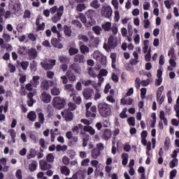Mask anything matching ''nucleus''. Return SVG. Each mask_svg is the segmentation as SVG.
Segmentation results:
<instances>
[{
  "mask_svg": "<svg viewBox=\"0 0 179 179\" xmlns=\"http://www.w3.org/2000/svg\"><path fill=\"white\" fill-rule=\"evenodd\" d=\"M38 117L39 122H41V124H44V122L45 121V117H44V113H39L38 114Z\"/></svg>",
  "mask_w": 179,
  "mask_h": 179,
  "instance_id": "nucleus-45",
  "label": "nucleus"
},
{
  "mask_svg": "<svg viewBox=\"0 0 179 179\" xmlns=\"http://www.w3.org/2000/svg\"><path fill=\"white\" fill-rule=\"evenodd\" d=\"M73 62L76 64H86V58H85V55H76L73 57Z\"/></svg>",
  "mask_w": 179,
  "mask_h": 179,
  "instance_id": "nucleus-10",
  "label": "nucleus"
},
{
  "mask_svg": "<svg viewBox=\"0 0 179 179\" xmlns=\"http://www.w3.org/2000/svg\"><path fill=\"white\" fill-rule=\"evenodd\" d=\"M85 127H83L82 125V124H79L78 126H76L74 127L73 129H72V131L73 132H76V134H79V130L80 129H83Z\"/></svg>",
  "mask_w": 179,
  "mask_h": 179,
  "instance_id": "nucleus-42",
  "label": "nucleus"
},
{
  "mask_svg": "<svg viewBox=\"0 0 179 179\" xmlns=\"http://www.w3.org/2000/svg\"><path fill=\"white\" fill-rule=\"evenodd\" d=\"M32 80H33V82H34V83H32L34 87H37V86H38V85H40V81H38V80H40V76H34L33 77V78H32Z\"/></svg>",
  "mask_w": 179,
  "mask_h": 179,
  "instance_id": "nucleus-30",
  "label": "nucleus"
},
{
  "mask_svg": "<svg viewBox=\"0 0 179 179\" xmlns=\"http://www.w3.org/2000/svg\"><path fill=\"white\" fill-rule=\"evenodd\" d=\"M127 122L131 127H135V117H131L127 119Z\"/></svg>",
  "mask_w": 179,
  "mask_h": 179,
  "instance_id": "nucleus-49",
  "label": "nucleus"
},
{
  "mask_svg": "<svg viewBox=\"0 0 179 179\" xmlns=\"http://www.w3.org/2000/svg\"><path fill=\"white\" fill-rule=\"evenodd\" d=\"M146 92H147V90L146 88H142L141 90V99H145V96H146Z\"/></svg>",
  "mask_w": 179,
  "mask_h": 179,
  "instance_id": "nucleus-61",
  "label": "nucleus"
},
{
  "mask_svg": "<svg viewBox=\"0 0 179 179\" xmlns=\"http://www.w3.org/2000/svg\"><path fill=\"white\" fill-rule=\"evenodd\" d=\"M110 30L113 36H115L117 33H118V27H117V25H113L112 27H110Z\"/></svg>",
  "mask_w": 179,
  "mask_h": 179,
  "instance_id": "nucleus-54",
  "label": "nucleus"
},
{
  "mask_svg": "<svg viewBox=\"0 0 179 179\" xmlns=\"http://www.w3.org/2000/svg\"><path fill=\"white\" fill-rule=\"evenodd\" d=\"M62 117L65 118L66 122H70L71 121H73V113L68 109H65L61 113Z\"/></svg>",
  "mask_w": 179,
  "mask_h": 179,
  "instance_id": "nucleus-7",
  "label": "nucleus"
},
{
  "mask_svg": "<svg viewBox=\"0 0 179 179\" xmlns=\"http://www.w3.org/2000/svg\"><path fill=\"white\" fill-rule=\"evenodd\" d=\"M39 166H40L41 170H42L43 171L50 170V169L52 167V165H51L50 164H48L47 161H44V160H41L39 162Z\"/></svg>",
  "mask_w": 179,
  "mask_h": 179,
  "instance_id": "nucleus-12",
  "label": "nucleus"
},
{
  "mask_svg": "<svg viewBox=\"0 0 179 179\" xmlns=\"http://www.w3.org/2000/svg\"><path fill=\"white\" fill-rule=\"evenodd\" d=\"M15 176L18 179H22L23 178V176H22V171L20 169H18L16 173Z\"/></svg>",
  "mask_w": 179,
  "mask_h": 179,
  "instance_id": "nucleus-64",
  "label": "nucleus"
},
{
  "mask_svg": "<svg viewBox=\"0 0 179 179\" xmlns=\"http://www.w3.org/2000/svg\"><path fill=\"white\" fill-rule=\"evenodd\" d=\"M21 6L22 5L20 4V3L17 2L13 6V10H15V12H19V10H20Z\"/></svg>",
  "mask_w": 179,
  "mask_h": 179,
  "instance_id": "nucleus-46",
  "label": "nucleus"
},
{
  "mask_svg": "<svg viewBox=\"0 0 179 179\" xmlns=\"http://www.w3.org/2000/svg\"><path fill=\"white\" fill-rule=\"evenodd\" d=\"M29 169L31 173L36 171V170H37V162H34V163L30 164L29 165Z\"/></svg>",
  "mask_w": 179,
  "mask_h": 179,
  "instance_id": "nucleus-35",
  "label": "nucleus"
},
{
  "mask_svg": "<svg viewBox=\"0 0 179 179\" xmlns=\"http://www.w3.org/2000/svg\"><path fill=\"white\" fill-rule=\"evenodd\" d=\"M62 15H64V6H60L59 9L57 10V13L52 18V22L54 23H58V22L61 20V17H62Z\"/></svg>",
  "mask_w": 179,
  "mask_h": 179,
  "instance_id": "nucleus-6",
  "label": "nucleus"
},
{
  "mask_svg": "<svg viewBox=\"0 0 179 179\" xmlns=\"http://www.w3.org/2000/svg\"><path fill=\"white\" fill-rule=\"evenodd\" d=\"M27 118L29 121H31V122H34V121L37 120V114H36L35 111L31 110L28 113Z\"/></svg>",
  "mask_w": 179,
  "mask_h": 179,
  "instance_id": "nucleus-19",
  "label": "nucleus"
},
{
  "mask_svg": "<svg viewBox=\"0 0 179 179\" xmlns=\"http://www.w3.org/2000/svg\"><path fill=\"white\" fill-rule=\"evenodd\" d=\"M100 43V40L98 38H94L92 36L91 39V43L90 44V47H92L93 48H97L99 47V43Z\"/></svg>",
  "mask_w": 179,
  "mask_h": 179,
  "instance_id": "nucleus-18",
  "label": "nucleus"
},
{
  "mask_svg": "<svg viewBox=\"0 0 179 179\" xmlns=\"http://www.w3.org/2000/svg\"><path fill=\"white\" fill-rule=\"evenodd\" d=\"M80 51L83 55H86V54H89L90 52V49L86 45H82L80 46Z\"/></svg>",
  "mask_w": 179,
  "mask_h": 179,
  "instance_id": "nucleus-20",
  "label": "nucleus"
},
{
  "mask_svg": "<svg viewBox=\"0 0 179 179\" xmlns=\"http://www.w3.org/2000/svg\"><path fill=\"white\" fill-rule=\"evenodd\" d=\"M61 43V39H58L57 38H53L51 40V44L55 47V48H64V45Z\"/></svg>",
  "mask_w": 179,
  "mask_h": 179,
  "instance_id": "nucleus-15",
  "label": "nucleus"
},
{
  "mask_svg": "<svg viewBox=\"0 0 179 179\" xmlns=\"http://www.w3.org/2000/svg\"><path fill=\"white\" fill-rule=\"evenodd\" d=\"M3 37L4 40H6V41H7V43H9V41H10V34H8L3 32Z\"/></svg>",
  "mask_w": 179,
  "mask_h": 179,
  "instance_id": "nucleus-57",
  "label": "nucleus"
},
{
  "mask_svg": "<svg viewBox=\"0 0 179 179\" xmlns=\"http://www.w3.org/2000/svg\"><path fill=\"white\" fill-rule=\"evenodd\" d=\"M78 40H82L84 43H88L89 42V37L86 35L80 34L78 36Z\"/></svg>",
  "mask_w": 179,
  "mask_h": 179,
  "instance_id": "nucleus-34",
  "label": "nucleus"
},
{
  "mask_svg": "<svg viewBox=\"0 0 179 179\" xmlns=\"http://www.w3.org/2000/svg\"><path fill=\"white\" fill-rule=\"evenodd\" d=\"M37 155V151L36 150L31 148L29 150V153L27 155V157L28 160H30V159H33V157H36Z\"/></svg>",
  "mask_w": 179,
  "mask_h": 179,
  "instance_id": "nucleus-27",
  "label": "nucleus"
},
{
  "mask_svg": "<svg viewBox=\"0 0 179 179\" xmlns=\"http://www.w3.org/2000/svg\"><path fill=\"white\" fill-rule=\"evenodd\" d=\"M94 58L102 66H105L107 64V57L104 56L99 51L94 52Z\"/></svg>",
  "mask_w": 179,
  "mask_h": 179,
  "instance_id": "nucleus-4",
  "label": "nucleus"
},
{
  "mask_svg": "<svg viewBox=\"0 0 179 179\" xmlns=\"http://www.w3.org/2000/svg\"><path fill=\"white\" fill-rule=\"evenodd\" d=\"M101 28L104 31H110L111 30V22H106L101 24Z\"/></svg>",
  "mask_w": 179,
  "mask_h": 179,
  "instance_id": "nucleus-23",
  "label": "nucleus"
},
{
  "mask_svg": "<svg viewBox=\"0 0 179 179\" xmlns=\"http://www.w3.org/2000/svg\"><path fill=\"white\" fill-rule=\"evenodd\" d=\"M64 34H66L67 37H71L72 36V29H71V27H69L68 25H64Z\"/></svg>",
  "mask_w": 179,
  "mask_h": 179,
  "instance_id": "nucleus-25",
  "label": "nucleus"
},
{
  "mask_svg": "<svg viewBox=\"0 0 179 179\" xmlns=\"http://www.w3.org/2000/svg\"><path fill=\"white\" fill-rule=\"evenodd\" d=\"M176 176H177V171L176 169H173V171H171L170 172L169 178L173 179V178H174V177H176Z\"/></svg>",
  "mask_w": 179,
  "mask_h": 179,
  "instance_id": "nucleus-63",
  "label": "nucleus"
},
{
  "mask_svg": "<svg viewBox=\"0 0 179 179\" xmlns=\"http://www.w3.org/2000/svg\"><path fill=\"white\" fill-rule=\"evenodd\" d=\"M101 98V94H100V90L99 89H96L94 100H99V99Z\"/></svg>",
  "mask_w": 179,
  "mask_h": 179,
  "instance_id": "nucleus-62",
  "label": "nucleus"
},
{
  "mask_svg": "<svg viewBox=\"0 0 179 179\" xmlns=\"http://www.w3.org/2000/svg\"><path fill=\"white\" fill-rule=\"evenodd\" d=\"M85 9H86V6L85 3H79L76 6L77 12H83V10H85Z\"/></svg>",
  "mask_w": 179,
  "mask_h": 179,
  "instance_id": "nucleus-41",
  "label": "nucleus"
},
{
  "mask_svg": "<svg viewBox=\"0 0 179 179\" xmlns=\"http://www.w3.org/2000/svg\"><path fill=\"white\" fill-rule=\"evenodd\" d=\"M171 143V141L170 138L166 137L164 141V149L165 150H169L170 149V144Z\"/></svg>",
  "mask_w": 179,
  "mask_h": 179,
  "instance_id": "nucleus-37",
  "label": "nucleus"
},
{
  "mask_svg": "<svg viewBox=\"0 0 179 179\" xmlns=\"http://www.w3.org/2000/svg\"><path fill=\"white\" fill-rule=\"evenodd\" d=\"M72 24H76V26H77V27H79V29H80V27H82V23H80V21H79L78 20H73Z\"/></svg>",
  "mask_w": 179,
  "mask_h": 179,
  "instance_id": "nucleus-58",
  "label": "nucleus"
},
{
  "mask_svg": "<svg viewBox=\"0 0 179 179\" xmlns=\"http://www.w3.org/2000/svg\"><path fill=\"white\" fill-rule=\"evenodd\" d=\"M111 79L113 82H115V83L119 80L118 76H117L115 73H112Z\"/></svg>",
  "mask_w": 179,
  "mask_h": 179,
  "instance_id": "nucleus-60",
  "label": "nucleus"
},
{
  "mask_svg": "<svg viewBox=\"0 0 179 179\" xmlns=\"http://www.w3.org/2000/svg\"><path fill=\"white\" fill-rule=\"evenodd\" d=\"M73 101L76 103V104L79 106L80 103H82V97L79 96H78L76 94H74L73 96Z\"/></svg>",
  "mask_w": 179,
  "mask_h": 179,
  "instance_id": "nucleus-39",
  "label": "nucleus"
},
{
  "mask_svg": "<svg viewBox=\"0 0 179 179\" xmlns=\"http://www.w3.org/2000/svg\"><path fill=\"white\" fill-rule=\"evenodd\" d=\"M128 157H129V155L127 153H123L122 154V164L123 166H126V164H128Z\"/></svg>",
  "mask_w": 179,
  "mask_h": 179,
  "instance_id": "nucleus-31",
  "label": "nucleus"
},
{
  "mask_svg": "<svg viewBox=\"0 0 179 179\" xmlns=\"http://www.w3.org/2000/svg\"><path fill=\"white\" fill-rule=\"evenodd\" d=\"M98 111L103 118H107L111 115V106L106 102L99 103L97 105Z\"/></svg>",
  "mask_w": 179,
  "mask_h": 179,
  "instance_id": "nucleus-1",
  "label": "nucleus"
},
{
  "mask_svg": "<svg viewBox=\"0 0 179 179\" xmlns=\"http://www.w3.org/2000/svg\"><path fill=\"white\" fill-rule=\"evenodd\" d=\"M60 171L62 174H64L65 176H69V173H71V171H69V169L66 166H62Z\"/></svg>",
  "mask_w": 179,
  "mask_h": 179,
  "instance_id": "nucleus-29",
  "label": "nucleus"
},
{
  "mask_svg": "<svg viewBox=\"0 0 179 179\" xmlns=\"http://www.w3.org/2000/svg\"><path fill=\"white\" fill-rule=\"evenodd\" d=\"M103 139H105V141H108L110 138H111V130L108 129H106L103 131V134L102 136Z\"/></svg>",
  "mask_w": 179,
  "mask_h": 179,
  "instance_id": "nucleus-21",
  "label": "nucleus"
},
{
  "mask_svg": "<svg viewBox=\"0 0 179 179\" xmlns=\"http://www.w3.org/2000/svg\"><path fill=\"white\" fill-rule=\"evenodd\" d=\"M59 60L62 64H68V62H69L71 61L69 57H67L66 56H59Z\"/></svg>",
  "mask_w": 179,
  "mask_h": 179,
  "instance_id": "nucleus-36",
  "label": "nucleus"
},
{
  "mask_svg": "<svg viewBox=\"0 0 179 179\" xmlns=\"http://www.w3.org/2000/svg\"><path fill=\"white\" fill-rule=\"evenodd\" d=\"M41 90H49L50 87L52 86H54V83L52 80H43L41 83Z\"/></svg>",
  "mask_w": 179,
  "mask_h": 179,
  "instance_id": "nucleus-8",
  "label": "nucleus"
},
{
  "mask_svg": "<svg viewBox=\"0 0 179 179\" xmlns=\"http://www.w3.org/2000/svg\"><path fill=\"white\" fill-rule=\"evenodd\" d=\"M37 50L35 48H31L28 50V56L29 57L30 59H36L38 55Z\"/></svg>",
  "mask_w": 179,
  "mask_h": 179,
  "instance_id": "nucleus-16",
  "label": "nucleus"
},
{
  "mask_svg": "<svg viewBox=\"0 0 179 179\" xmlns=\"http://www.w3.org/2000/svg\"><path fill=\"white\" fill-rule=\"evenodd\" d=\"M31 17V12L29 10H25L23 15V19H30Z\"/></svg>",
  "mask_w": 179,
  "mask_h": 179,
  "instance_id": "nucleus-47",
  "label": "nucleus"
},
{
  "mask_svg": "<svg viewBox=\"0 0 179 179\" xmlns=\"http://www.w3.org/2000/svg\"><path fill=\"white\" fill-rule=\"evenodd\" d=\"M108 44L110 47V48H115L117 45V43L114 42V36H110L108 40Z\"/></svg>",
  "mask_w": 179,
  "mask_h": 179,
  "instance_id": "nucleus-24",
  "label": "nucleus"
},
{
  "mask_svg": "<svg viewBox=\"0 0 179 179\" xmlns=\"http://www.w3.org/2000/svg\"><path fill=\"white\" fill-rule=\"evenodd\" d=\"M39 145L43 149H47V146H45V140H44V138H40Z\"/></svg>",
  "mask_w": 179,
  "mask_h": 179,
  "instance_id": "nucleus-55",
  "label": "nucleus"
},
{
  "mask_svg": "<svg viewBox=\"0 0 179 179\" xmlns=\"http://www.w3.org/2000/svg\"><path fill=\"white\" fill-rule=\"evenodd\" d=\"M65 104H66V101L61 96H56L52 99V106L57 110H62L65 107Z\"/></svg>",
  "mask_w": 179,
  "mask_h": 179,
  "instance_id": "nucleus-2",
  "label": "nucleus"
},
{
  "mask_svg": "<svg viewBox=\"0 0 179 179\" xmlns=\"http://www.w3.org/2000/svg\"><path fill=\"white\" fill-rule=\"evenodd\" d=\"M78 52H79V49L78 48L71 47L69 49V54L71 57H72V55H76V54H78Z\"/></svg>",
  "mask_w": 179,
  "mask_h": 179,
  "instance_id": "nucleus-33",
  "label": "nucleus"
},
{
  "mask_svg": "<svg viewBox=\"0 0 179 179\" xmlns=\"http://www.w3.org/2000/svg\"><path fill=\"white\" fill-rule=\"evenodd\" d=\"M57 62V60L55 59H48L46 61L44 62H41V66L43 69L45 71H50L55 66V63Z\"/></svg>",
  "mask_w": 179,
  "mask_h": 179,
  "instance_id": "nucleus-3",
  "label": "nucleus"
},
{
  "mask_svg": "<svg viewBox=\"0 0 179 179\" xmlns=\"http://www.w3.org/2000/svg\"><path fill=\"white\" fill-rule=\"evenodd\" d=\"M46 159L49 163H53L55 157L54 155L50 153L47 155Z\"/></svg>",
  "mask_w": 179,
  "mask_h": 179,
  "instance_id": "nucleus-51",
  "label": "nucleus"
},
{
  "mask_svg": "<svg viewBox=\"0 0 179 179\" xmlns=\"http://www.w3.org/2000/svg\"><path fill=\"white\" fill-rule=\"evenodd\" d=\"M8 68L10 69V73H15V72H16V66H15V65L12 64L11 63L8 64Z\"/></svg>",
  "mask_w": 179,
  "mask_h": 179,
  "instance_id": "nucleus-52",
  "label": "nucleus"
},
{
  "mask_svg": "<svg viewBox=\"0 0 179 179\" xmlns=\"http://www.w3.org/2000/svg\"><path fill=\"white\" fill-rule=\"evenodd\" d=\"M86 117L87 118H96V114L94 112H92L90 110H86V114H85Z\"/></svg>",
  "mask_w": 179,
  "mask_h": 179,
  "instance_id": "nucleus-48",
  "label": "nucleus"
},
{
  "mask_svg": "<svg viewBox=\"0 0 179 179\" xmlns=\"http://www.w3.org/2000/svg\"><path fill=\"white\" fill-rule=\"evenodd\" d=\"M51 94L47 93V92H43L41 95V100L45 104H48V103H51Z\"/></svg>",
  "mask_w": 179,
  "mask_h": 179,
  "instance_id": "nucleus-11",
  "label": "nucleus"
},
{
  "mask_svg": "<svg viewBox=\"0 0 179 179\" xmlns=\"http://www.w3.org/2000/svg\"><path fill=\"white\" fill-rule=\"evenodd\" d=\"M90 136L89 134H84L83 135V147L86 148L87 146V143L90 141Z\"/></svg>",
  "mask_w": 179,
  "mask_h": 179,
  "instance_id": "nucleus-28",
  "label": "nucleus"
},
{
  "mask_svg": "<svg viewBox=\"0 0 179 179\" xmlns=\"http://www.w3.org/2000/svg\"><path fill=\"white\" fill-rule=\"evenodd\" d=\"M17 64L18 66H21L22 69L23 71H27V69L29 68V62L27 61H22L20 62V61H17Z\"/></svg>",
  "mask_w": 179,
  "mask_h": 179,
  "instance_id": "nucleus-17",
  "label": "nucleus"
},
{
  "mask_svg": "<svg viewBox=\"0 0 179 179\" xmlns=\"http://www.w3.org/2000/svg\"><path fill=\"white\" fill-rule=\"evenodd\" d=\"M100 155H101V152H100V150H99V149L94 148L92 150L91 156L92 157H93V159H97L99 157H100Z\"/></svg>",
  "mask_w": 179,
  "mask_h": 179,
  "instance_id": "nucleus-22",
  "label": "nucleus"
},
{
  "mask_svg": "<svg viewBox=\"0 0 179 179\" xmlns=\"http://www.w3.org/2000/svg\"><path fill=\"white\" fill-rule=\"evenodd\" d=\"M178 164V159L175 158L169 162L170 169H174L176 164Z\"/></svg>",
  "mask_w": 179,
  "mask_h": 179,
  "instance_id": "nucleus-43",
  "label": "nucleus"
},
{
  "mask_svg": "<svg viewBox=\"0 0 179 179\" xmlns=\"http://www.w3.org/2000/svg\"><path fill=\"white\" fill-rule=\"evenodd\" d=\"M64 87L66 89V90H69V92H73L75 90L73 88V85L72 84H66Z\"/></svg>",
  "mask_w": 179,
  "mask_h": 179,
  "instance_id": "nucleus-56",
  "label": "nucleus"
},
{
  "mask_svg": "<svg viewBox=\"0 0 179 179\" xmlns=\"http://www.w3.org/2000/svg\"><path fill=\"white\" fill-rule=\"evenodd\" d=\"M81 83L84 86H90V85H92V83H93V81H92V80H82Z\"/></svg>",
  "mask_w": 179,
  "mask_h": 179,
  "instance_id": "nucleus-50",
  "label": "nucleus"
},
{
  "mask_svg": "<svg viewBox=\"0 0 179 179\" xmlns=\"http://www.w3.org/2000/svg\"><path fill=\"white\" fill-rule=\"evenodd\" d=\"M83 94L85 100H90V99H92L93 94H94V91L90 87H87L83 90Z\"/></svg>",
  "mask_w": 179,
  "mask_h": 179,
  "instance_id": "nucleus-9",
  "label": "nucleus"
},
{
  "mask_svg": "<svg viewBox=\"0 0 179 179\" xmlns=\"http://www.w3.org/2000/svg\"><path fill=\"white\" fill-rule=\"evenodd\" d=\"M66 76L67 77V79H69V82H71V83L76 82V75H75V73H73L72 71L68 70L66 72Z\"/></svg>",
  "mask_w": 179,
  "mask_h": 179,
  "instance_id": "nucleus-13",
  "label": "nucleus"
},
{
  "mask_svg": "<svg viewBox=\"0 0 179 179\" xmlns=\"http://www.w3.org/2000/svg\"><path fill=\"white\" fill-rule=\"evenodd\" d=\"M90 6H92V8H94V9H99L100 6H101V5L99 3L98 0H93L90 3Z\"/></svg>",
  "mask_w": 179,
  "mask_h": 179,
  "instance_id": "nucleus-32",
  "label": "nucleus"
},
{
  "mask_svg": "<svg viewBox=\"0 0 179 179\" xmlns=\"http://www.w3.org/2000/svg\"><path fill=\"white\" fill-rule=\"evenodd\" d=\"M70 69H72L75 72V73H78V75H80L82 73V68L78 63H73L70 65Z\"/></svg>",
  "mask_w": 179,
  "mask_h": 179,
  "instance_id": "nucleus-14",
  "label": "nucleus"
},
{
  "mask_svg": "<svg viewBox=\"0 0 179 179\" xmlns=\"http://www.w3.org/2000/svg\"><path fill=\"white\" fill-rule=\"evenodd\" d=\"M62 162L63 164H65V166H68L70 163V160L66 156L63 157Z\"/></svg>",
  "mask_w": 179,
  "mask_h": 179,
  "instance_id": "nucleus-59",
  "label": "nucleus"
},
{
  "mask_svg": "<svg viewBox=\"0 0 179 179\" xmlns=\"http://www.w3.org/2000/svg\"><path fill=\"white\" fill-rule=\"evenodd\" d=\"M69 106V110L70 111H73V110H76V105L72 102H69L68 103Z\"/></svg>",
  "mask_w": 179,
  "mask_h": 179,
  "instance_id": "nucleus-53",
  "label": "nucleus"
},
{
  "mask_svg": "<svg viewBox=\"0 0 179 179\" xmlns=\"http://www.w3.org/2000/svg\"><path fill=\"white\" fill-rule=\"evenodd\" d=\"M83 131L85 132H89L90 135H94V134H96V131L90 126H85Z\"/></svg>",
  "mask_w": 179,
  "mask_h": 179,
  "instance_id": "nucleus-26",
  "label": "nucleus"
},
{
  "mask_svg": "<svg viewBox=\"0 0 179 179\" xmlns=\"http://www.w3.org/2000/svg\"><path fill=\"white\" fill-rule=\"evenodd\" d=\"M92 30L95 33V34H97V36H100V33L103 29L99 26H95L92 27Z\"/></svg>",
  "mask_w": 179,
  "mask_h": 179,
  "instance_id": "nucleus-44",
  "label": "nucleus"
},
{
  "mask_svg": "<svg viewBox=\"0 0 179 179\" xmlns=\"http://www.w3.org/2000/svg\"><path fill=\"white\" fill-rule=\"evenodd\" d=\"M101 15L103 17L110 19L113 16V9L110 6H103L101 9Z\"/></svg>",
  "mask_w": 179,
  "mask_h": 179,
  "instance_id": "nucleus-5",
  "label": "nucleus"
},
{
  "mask_svg": "<svg viewBox=\"0 0 179 179\" xmlns=\"http://www.w3.org/2000/svg\"><path fill=\"white\" fill-rule=\"evenodd\" d=\"M60 94L61 91L59 90V88L53 87L51 90V94H52V96H59Z\"/></svg>",
  "mask_w": 179,
  "mask_h": 179,
  "instance_id": "nucleus-40",
  "label": "nucleus"
},
{
  "mask_svg": "<svg viewBox=\"0 0 179 179\" xmlns=\"http://www.w3.org/2000/svg\"><path fill=\"white\" fill-rule=\"evenodd\" d=\"M17 53L20 55H26L27 54V49H26V47H20Z\"/></svg>",
  "mask_w": 179,
  "mask_h": 179,
  "instance_id": "nucleus-38",
  "label": "nucleus"
}]
</instances>
